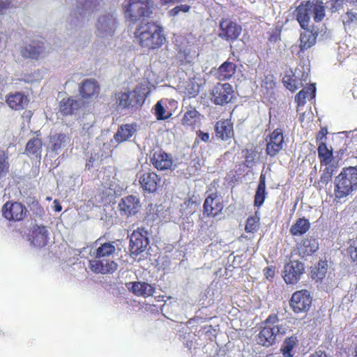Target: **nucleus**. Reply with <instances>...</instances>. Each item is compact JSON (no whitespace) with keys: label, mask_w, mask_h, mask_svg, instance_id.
<instances>
[{"label":"nucleus","mask_w":357,"mask_h":357,"mask_svg":"<svg viewBox=\"0 0 357 357\" xmlns=\"http://www.w3.org/2000/svg\"><path fill=\"white\" fill-rule=\"evenodd\" d=\"M134 33L140 46L147 50L159 48L165 40L162 28L153 22L140 24Z\"/></svg>","instance_id":"nucleus-1"},{"label":"nucleus","mask_w":357,"mask_h":357,"mask_svg":"<svg viewBox=\"0 0 357 357\" xmlns=\"http://www.w3.org/2000/svg\"><path fill=\"white\" fill-rule=\"evenodd\" d=\"M334 195L337 199H342L351 195L357 190V167L344 168L335 178Z\"/></svg>","instance_id":"nucleus-2"},{"label":"nucleus","mask_w":357,"mask_h":357,"mask_svg":"<svg viewBox=\"0 0 357 357\" xmlns=\"http://www.w3.org/2000/svg\"><path fill=\"white\" fill-rule=\"evenodd\" d=\"M148 93L145 86L140 85L132 91L116 93L112 99L118 109H130L142 106Z\"/></svg>","instance_id":"nucleus-3"},{"label":"nucleus","mask_w":357,"mask_h":357,"mask_svg":"<svg viewBox=\"0 0 357 357\" xmlns=\"http://www.w3.org/2000/svg\"><path fill=\"white\" fill-rule=\"evenodd\" d=\"M119 24L117 15L114 11H104L98 15L95 23V33L101 40H110Z\"/></svg>","instance_id":"nucleus-4"},{"label":"nucleus","mask_w":357,"mask_h":357,"mask_svg":"<svg viewBox=\"0 0 357 357\" xmlns=\"http://www.w3.org/2000/svg\"><path fill=\"white\" fill-rule=\"evenodd\" d=\"M151 5V0H125L123 7L126 15L132 21L141 20L140 24H144L152 13Z\"/></svg>","instance_id":"nucleus-5"},{"label":"nucleus","mask_w":357,"mask_h":357,"mask_svg":"<svg viewBox=\"0 0 357 357\" xmlns=\"http://www.w3.org/2000/svg\"><path fill=\"white\" fill-rule=\"evenodd\" d=\"M91 259L89 260V268L94 273L101 274L113 273L118 268L114 257L105 255H97L96 253L89 252Z\"/></svg>","instance_id":"nucleus-6"},{"label":"nucleus","mask_w":357,"mask_h":357,"mask_svg":"<svg viewBox=\"0 0 357 357\" xmlns=\"http://www.w3.org/2000/svg\"><path fill=\"white\" fill-rule=\"evenodd\" d=\"M312 297L309 291L302 289L294 292L289 300V305L294 313L307 312L312 305Z\"/></svg>","instance_id":"nucleus-7"},{"label":"nucleus","mask_w":357,"mask_h":357,"mask_svg":"<svg viewBox=\"0 0 357 357\" xmlns=\"http://www.w3.org/2000/svg\"><path fill=\"white\" fill-rule=\"evenodd\" d=\"M218 36L229 43H233L241 36L242 27L229 19H222L220 22Z\"/></svg>","instance_id":"nucleus-8"},{"label":"nucleus","mask_w":357,"mask_h":357,"mask_svg":"<svg viewBox=\"0 0 357 357\" xmlns=\"http://www.w3.org/2000/svg\"><path fill=\"white\" fill-rule=\"evenodd\" d=\"M211 100L217 105H224L230 102L234 96L233 87L229 83H218L211 92Z\"/></svg>","instance_id":"nucleus-9"},{"label":"nucleus","mask_w":357,"mask_h":357,"mask_svg":"<svg viewBox=\"0 0 357 357\" xmlns=\"http://www.w3.org/2000/svg\"><path fill=\"white\" fill-rule=\"evenodd\" d=\"M149 243L148 231L140 227L135 230L130 236V251L132 255L137 256L143 252Z\"/></svg>","instance_id":"nucleus-10"},{"label":"nucleus","mask_w":357,"mask_h":357,"mask_svg":"<svg viewBox=\"0 0 357 357\" xmlns=\"http://www.w3.org/2000/svg\"><path fill=\"white\" fill-rule=\"evenodd\" d=\"M137 177L142 188L149 193L155 192L161 185V178L150 169L139 172Z\"/></svg>","instance_id":"nucleus-11"},{"label":"nucleus","mask_w":357,"mask_h":357,"mask_svg":"<svg viewBox=\"0 0 357 357\" xmlns=\"http://www.w3.org/2000/svg\"><path fill=\"white\" fill-rule=\"evenodd\" d=\"M304 273V264L298 260H291L284 265L282 277L287 284H294Z\"/></svg>","instance_id":"nucleus-12"},{"label":"nucleus","mask_w":357,"mask_h":357,"mask_svg":"<svg viewBox=\"0 0 357 357\" xmlns=\"http://www.w3.org/2000/svg\"><path fill=\"white\" fill-rule=\"evenodd\" d=\"M150 160L153 167L160 171L172 169L173 165L172 155L162 149L151 152Z\"/></svg>","instance_id":"nucleus-13"},{"label":"nucleus","mask_w":357,"mask_h":357,"mask_svg":"<svg viewBox=\"0 0 357 357\" xmlns=\"http://www.w3.org/2000/svg\"><path fill=\"white\" fill-rule=\"evenodd\" d=\"M2 212L7 220L20 221L24 219L28 211L20 202H7L4 204Z\"/></svg>","instance_id":"nucleus-14"},{"label":"nucleus","mask_w":357,"mask_h":357,"mask_svg":"<svg viewBox=\"0 0 357 357\" xmlns=\"http://www.w3.org/2000/svg\"><path fill=\"white\" fill-rule=\"evenodd\" d=\"M45 47L40 41L33 40L20 47L21 55L25 59H38L45 55Z\"/></svg>","instance_id":"nucleus-15"},{"label":"nucleus","mask_w":357,"mask_h":357,"mask_svg":"<svg viewBox=\"0 0 357 357\" xmlns=\"http://www.w3.org/2000/svg\"><path fill=\"white\" fill-rule=\"evenodd\" d=\"M119 208L123 215L130 216L137 213L141 204L139 199L133 195L125 197L119 203Z\"/></svg>","instance_id":"nucleus-16"},{"label":"nucleus","mask_w":357,"mask_h":357,"mask_svg":"<svg viewBox=\"0 0 357 357\" xmlns=\"http://www.w3.org/2000/svg\"><path fill=\"white\" fill-rule=\"evenodd\" d=\"M101 239L98 238L96 242L97 248H93L90 250L91 253H96L97 255H105L106 257H114L121 250L118 246L117 241H108L100 243Z\"/></svg>","instance_id":"nucleus-17"},{"label":"nucleus","mask_w":357,"mask_h":357,"mask_svg":"<svg viewBox=\"0 0 357 357\" xmlns=\"http://www.w3.org/2000/svg\"><path fill=\"white\" fill-rule=\"evenodd\" d=\"M71 136L65 133H54L50 136L48 148L51 151L59 154V153L68 146L70 144Z\"/></svg>","instance_id":"nucleus-18"},{"label":"nucleus","mask_w":357,"mask_h":357,"mask_svg":"<svg viewBox=\"0 0 357 357\" xmlns=\"http://www.w3.org/2000/svg\"><path fill=\"white\" fill-rule=\"evenodd\" d=\"M284 137L280 130H275L271 135L270 139L266 144V154L271 157L275 156L282 149Z\"/></svg>","instance_id":"nucleus-19"},{"label":"nucleus","mask_w":357,"mask_h":357,"mask_svg":"<svg viewBox=\"0 0 357 357\" xmlns=\"http://www.w3.org/2000/svg\"><path fill=\"white\" fill-rule=\"evenodd\" d=\"M31 243L38 248H43L47 244L49 240V232L44 226L33 227L30 238Z\"/></svg>","instance_id":"nucleus-20"},{"label":"nucleus","mask_w":357,"mask_h":357,"mask_svg":"<svg viewBox=\"0 0 357 357\" xmlns=\"http://www.w3.org/2000/svg\"><path fill=\"white\" fill-rule=\"evenodd\" d=\"M127 289L138 296H149L153 295L155 288L144 282H133L126 284Z\"/></svg>","instance_id":"nucleus-21"},{"label":"nucleus","mask_w":357,"mask_h":357,"mask_svg":"<svg viewBox=\"0 0 357 357\" xmlns=\"http://www.w3.org/2000/svg\"><path fill=\"white\" fill-rule=\"evenodd\" d=\"M86 17L84 13L74 6L66 19V28L73 30L82 27Z\"/></svg>","instance_id":"nucleus-22"},{"label":"nucleus","mask_w":357,"mask_h":357,"mask_svg":"<svg viewBox=\"0 0 357 357\" xmlns=\"http://www.w3.org/2000/svg\"><path fill=\"white\" fill-rule=\"evenodd\" d=\"M98 83L93 79H86L79 85V91L83 98H90L99 93Z\"/></svg>","instance_id":"nucleus-23"},{"label":"nucleus","mask_w":357,"mask_h":357,"mask_svg":"<svg viewBox=\"0 0 357 357\" xmlns=\"http://www.w3.org/2000/svg\"><path fill=\"white\" fill-rule=\"evenodd\" d=\"M277 337L272 326L262 327L257 337V343L266 347L273 345L276 342Z\"/></svg>","instance_id":"nucleus-24"},{"label":"nucleus","mask_w":357,"mask_h":357,"mask_svg":"<svg viewBox=\"0 0 357 357\" xmlns=\"http://www.w3.org/2000/svg\"><path fill=\"white\" fill-rule=\"evenodd\" d=\"M311 2L307 1L305 4L303 3L296 8V19L302 29H305L309 26V22L311 12Z\"/></svg>","instance_id":"nucleus-25"},{"label":"nucleus","mask_w":357,"mask_h":357,"mask_svg":"<svg viewBox=\"0 0 357 357\" xmlns=\"http://www.w3.org/2000/svg\"><path fill=\"white\" fill-rule=\"evenodd\" d=\"M83 105L80 99L75 100L72 98H63L59 104V110L63 115L73 114L78 110Z\"/></svg>","instance_id":"nucleus-26"},{"label":"nucleus","mask_w":357,"mask_h":357,"mask_svg":"<svg viewBox=\"0 0 357 357\" xmlns=\"http://www.w3.org/2000/svg\"><path fill=\"white\" fill-rule=\"evenodd\" d=\"M217 196L211 195L206 197L204 203V211L207 215L215 216L222 209V205L219 200L216 199Z\"/></svg>","instance_id":"nucleus-27"},{"label":"nucleus","mask_w":357,"mask_h":357,"mask_svg":"<svg viewBox=\"0 0 357 357\" xmlns=\"http://www.w3.org/2000/svg\"><path fill=\"white\" fill-rule=\"evenodd\" d=\"M298 343V338L296 334L286 337L280 347V352L283 357H293L295 354L294 348Z\"/></svg>","instance_id":"nucleus-28"},{"label":"nucleus","mask_w":357,"mask_h":357,"mask_svg":"<svg viewBox=\"0 0 357 357\" xmlns=\"http://www.w3.org/2000/svg\"><path fill=\"white\" fill-rule=\"evenodd\" d=\"M6 102L10 107L15 110H19L23 109L28 105L29 100L22 93L16 92L14 94L8 96Z\"/></svg>","instance_id":"nucleus-29"},{"label":"nucleus","mask_w":357,"mask_h":357,"mask_svg":"<svg viewBox=\"0 0 357 357\" xmlns=\"http://www.w3.org/2000/svg\"><path fill=\"white\" fill-rule=\"evenodd\" d=\"M101 0H77L75 7L85 14L91 15L100 6Z\"/></svg>","instance_id":"nucleus-30"},{"label":"nucleus","mask_w":357,"mask_h":357,"mask_svg":"<svg viewBox=\"0 0 357 357\" xmlns=\"http://www.w3.org/2000/svg\"><path fill=\"white\" fill-rule=\"evenodd\" d=\"M136 132L135 126L132 124H125L120 126L114 136L115 141L121 143L128 140Z\"/></svg>","instance_id":"nucleus-31"},{"label":"nucleus","mask_w":357,"mask_h":357,"mask_svg":"<svg viewBox=\"0 0 357 357\" xmlns=\"http://www.w3.org/2000/svg\"><path fill=\"white\" fill-rule=\"evenodd\" d=\"M319 33H317V36H315L313 31L307 28L304 29V31L300 36L301 50L303 51L313 46L316 43L317 37H319Z\"/></svg>","instance_id":"nucleus-32"},{"label":"nucleus","mask_w":357,"mask_h":357,"mask_svg":"<svg viewBox=\"0 0 357 357\" xmlns=\"http://www.w3.org/2000/svg\"><path fill=\"white\" fill-rule=\"evenodd\" d=\"M202 116L195 108L189 106L182 118V123L187 126H195L200 122Z\"/></svg>","instance_id":"nucleus-33"},{"label":"nucleus","mask_w":357,"mask_h":357,"mask_svg":"<svg viewBox=\"0 0 357 357\" xmlns=\"http://www.w3.org/2000/svg\"><path fill=\"white\" fill-rule=\"evenodd\" d=\"M216 136L222 140H227L232 135V127L228 121H218L215 125Z\"/></svg>","instance_id":"nucleus-34"},{"label":"nucleus","mask_w":357,"mask_h":357,"mask_svg":"<svg viewBox=\"0 0 357 357\" xmlns=\"http://www.w3.org/2000/svg\"><path fill=\"white\" fill-rule=\"evenodd\" d=\"M266 195V177L264 174H261L255 195V206H261L265 200Z\"/></svg>","instance_id":"nucleus-35"},{"label":"nucleus","mask_w":357,"mask_h":357,"mask_svg":"<svg viewBox=\"0 0 357 357\" xmlns=\"http://www.w3.org/2000/svg\"><path fill=\"white\" fill-rule=\"evenodd\" d=\"M310 223L305 218H298L291 226L290 233L292 236H301L305 234L310 229Z\"/></svg>","instance_id":"nucleus-36"},{"label":"nucleus","mask_w":357,"mask_h":357,"mask_svg":"<svg viewBox=\"0 0 357 357\" xmlns=\"http://www.w3.org/2000/svg\"><path fill=\"white\" fill-rule=\"evenodd\" d=\"M357 152V138L347 137L343 146L339 150L338 154L340 157L343 155H354Z\"/></svg>","instance_id":"nucleus-37"},{"label":"nucleus","mask_w":357,"mask_h":357,"mask_svg":"<svg viewBox=\"0 0 357 357\" xmlns=\"http://www.w3.org/2000/svg\"><path fill=\"white\" fill-rule=\"evenodd\" d=\"M335 168L333 165L327 166L323 171L320 179L314 183V186L319 190L326 187L331 181Z\"/></svg>","instance_id":"nucleus-38"},{"label":"nucleus","mask_w":357,"mask_h":357,"mask_svg":"<svg viewBox=\"0 0 357 357\" xmlns=\"http://www.w3.org/2000/svg\"><path fill=\"white\" fill-rule=\"evenodd\" d=\"M317 152L321 165L327 166L331 162L333 151L328 149L325 143L321 142L319 144Z\"/></svg>","instance_id":"nucleus-39"},{"label":"nucleus","mask_w":357,"mask_h":357,"mask_svg":"<svg viewBox=\"0 0 357 357\" xmlns=\"http://www.w3.org/2000/svg\"><path fill=\"white\" fill-rule=\"evenodd\" d=\"M316 94V87L314 84H310L307 88H304L296 96V100L298 106L303 105L305 103V99L310 96L314 98Z\"/></svg>","instance_id":"nucleus-40"},{"label":"nucleus","mask_w":357,"mask_h":357,"mask_svg":"<svg viewBox=\"0 0 357 357\" xmlns=\"http://www.w3.org/2000/svg\"><path fill=\"white\" fill-rule=\"evenodd\" d=\"M42 145V141L38 138L30 139L26 144V152L28 155H33L36 157L40 155Z\"/></svg>","instance_id":"nucleus-41"},{"label":"nucleus","mask_w":357,"mask_h":357,"mask_svg":"<svg viewBox=\"0 0 357 357\" xmlns=\"http://www.w3.org/2000/svg\"><path fill=\"white\" fill-rule=\"evenodd\" d=\"M236 66L231 62H225L219 68L220 79H229L236 72Z\"/></svg>","instance_id":"nucleus-42"},{"label":"nucleus","mask_w":357,"mask_h":357,"mask_svg":"<svg viewBox=\"0 0 357 357\" xmlns=\"http://www.w3.org/2000/svg\"><path fill=\"white\" fill-rule=\"evenodd\" d=\"M311 12L312 15L313 14L314 20L315 22L321 21L325 17V8L324 6L323 2H317L314 3L311 2Z\"/></svg>","instance_id":"nucleus-43"},{"label":"nucleus","mask_w":357,"mask_h":357,"mask_svg":"<svg viewBox=\"0 0 357 357\" xmlns=\"http://www.w3.org/2000/svg\"><path fill=\"white\" fill-rule=\"evenodd\" d=\"M304 249V253L307 255H312L319 249V243L315 238H307L303 241L302 243Z\"/></svg>","instance_id":"nucleus-44"},{"label":"nucleus","mask_w":357,"mask_h":357,"mask_svg":"<svg viewBox=\"0 0 357 357\" xmlns=\"http://www.w3.org/2000/svg\"><path fill=\"white\" fill-rule=\"evenodd\" d=\"M328 264L326 261H320L317 266L312 271V278L321 280L327 272Z\"/></svg>","instance_id":"nucleus-45"},{"label":"nucleus","mask_w":357,"mask_h":357,"mask_svg":"<svg viewBox=\"0 0 357 357\" xmlns=\"http://www.w3.org/2000/svg\"><path fill=\"white\" fill-rule=\"evenodd\" d=\"M154 109L158 120L167 119L172 115L170 112L166 111L162 105V100L157 102L154 106Z\"/></svg>","instance_id":"nucleus-46"},{"label":"nucleus","mask_w":357,"mask_h":357,"mask_svg":"<svg viewBox=\"0 0 357 357\" xmlns=\"http://www.w3.org/2000/svg\"><path fill=\"white\" fill-rule=\"evenodd\" d=\"M8 156L3 151L0 150V178L6 175L8 172Z\"/></svg>","instance_id":"nucleus-47"},{"label":"nucleus","mask_w":357,"mask_h":357,"mask_svg":"<svg viewBox=\"0 0 357 357\" xmlns=\"http://www.w3.org/2000/svg\"><path fill=\"white\" fill-rule=\"evenodd\" d=\"M259 218L257 216H252L248 218L245 225V231L248 232H255L259 227Z\"/></svg>","instance_id":"nucleus-48"},{"label":"nucleus","mask_w":357,"mask_h":357,"mask_svg":"<svg viewBox=\"0 0 357 357\" xmlns=\"http://www.w3.org/2000/svg\"><path fill=\"white\" fill-rule=\"evenodd\" d=\"M257 152L255 149H246L245 153V164L247 167H252L255 163Z\"/></svg>","instance_id":"nucleus-49"},{"label":"nucleus","mask_w":357,"mask_h":357,"mask_svg":"<svg viewBox=\"0 0 357 357\" xmlns=\"http://www.w3.org/2000/svg\"><path fill=\"white\" fill-rule=\"evenodd\" d=\"M342 22L345 26L357 22V13L348 11L343 17Z\"/></svg>","instance_id":"nucleus-50"},{"label":"nucleus","mask_w":357,"mask_h":357,"mask_svg":"<svg viewBox=\"0 0 357 357\" xmlns=\"http://www.w3.org/2000/svg\"><path fill=\"white\" fill-rule=\"evenodd\" d=\"M16 7L13 0H0V16L6 14L7 10Z\"/></svg>","instance_id":"nucleus-51"},{"label":"nucleus","mask_w":357,"mask_h":357,"mask_svg":"<svg viewBox=\"0 0 357 357\" xmlns=\"http://www.w3.org/2000/svg\"><path fill=\"white\" fill-rule=\"evenodd\" d=\"M347 250L351 257V259L354 261H357V237L355 239L351 241L349 247L348 248Z\"/></svg>","instance_id":"nucleus-52"},{"label":"nucleus","mask_w":357,"mask_h":357,"mask_svg":"<svg viewBox=\"0 0 357 357\" xmlns=\"http://www.w3.org/2000/svg\"><path fill=\"white\" fill-rule=\"evenodd\" d=\"M343 2L344 0H331L328 2V8L332 13H335L342 8Z\"/></svg>","instance_id":"nucleus-53"},{"label":"nucleus","mask_w":357,"mask_h":357,"mask_svg":"<svg viewBox=\"0 0 357 357\" xmlns=\"http://www.w3.org/2000/svg\"><path fill=\"white\" fill-rule=\"evenodd\" d=\"M294 79V77L292 75H286L283 78L284 85L288 89L289 91H294L295 86L294 83H293V80Z\"/></svg>","instance_id":"nucleus-54"},{"label":"nucleus","mask_w":357,"mask_h":357,"mask_svg":"<svg viewBox=\"0 0 357 357\" xmlns=\"http://www.w3.org/2000/svg\"><path fill=\"white\" fill-rule=\"evenodd\" d=\"M190 10V6L188 5H179L172 8L169 13L172 16L177 15L181 11L183 13H187Z\"/></svg>","instance_id":"nucleus-55"},{"label":"nucleus","mask_w":357,"mask_h":357,"mask_svg":"<svg viewBox=\"0 0 357 357\" xmlns=\"http://www.w3.org/2000/svg\"><path fill=\"white\" fill-rule=\"evenodd\" d=\"M312 31L315 36H317V33H319V37H317L319 40H326L330 37V33L327 31L326 26H322L320 31H315L314 29Z\"/></svg>","instance_id":"nucleus-56"},{"label":"nucleus","mask_w":357,"mask_h":357,"mask_svg":"<svg viewBox=\"0 0 357 357\" xmlns=\"http://www.w3.org/2000/svg\"><path fill=\"white\" fill-rule=\"evenodd\" d=\"M186 89L190 97H195L199 92V85L193 83L188 84Z\"/></svg>","instance_id":"nucleus-57"},{"label":"nucleus","mask_w":357,"mask_h":357,"mask_svg":"<svg viewBox=\"0 0 357 357\" xmlns=\"http://www.w3.org/2000/svg\"><path fill=\"white\" fill-rule=\"evenodd\" d=\"M279 322V319L276 314H271L264 321V326H275Z\"/></svg>","instance_id":"nucleus-58"},{"label":"nucleus","mask_w":357,"mask_h":357,"mask_svg":"<svg viewBox=\"0 0 357 357\" xmlns=\"http://www.w3.org/2000/svg\"><path fill=\"white\" fill-rule=\"evenodd\" d=\"M301 71L299 70H295L294 73H293V77H294V79L293 80V83H294L295 90L301 87L303 85V82L299 80L298 78H300Z\"/></svg>","instance_id":"nucleus-59"},{"label":"nucleus","mask_w":357,"mask_h":357,"mask_svg":"<svg viewBox=\"0 0 357 357\" xmlns=\"http://www.w3.org/2000/svg\"><path fill=\"white\" fill-rule=\"evenodd\" d=\"M273 328H274V332L276 337L279 335H284L287 333L286 328L282 324H278L275 326H273Z\"/></svg>","instance_id":"nucleus-60"},{"label":"nucleus","mask_w":357,"mask_h":357,"mask_svg":"<svg viewBox=\"0 0 357 357\" xmlns=\"http://www.w3.org/2000/svg\"><path fill=\"white\" fill-rule=\"evenodd\" d=\"M295 70L301 71L300 78H298L302 82H306L308 79V73L305 71L304 66L297 67Z\"/></svg>","instance_id":"nucleus-61"},{"label":"nucleus","mask_w":357,"mask_h":357,"mask_svg":"<svg viewBox=\"0 0 357 357\" xmlns=\"http://www.w3.org/2000/svg\"><path fill=\"white\" fill-rule=\"evenodd\" d=\"M197 135L204 142H207L209 140V134L208 132L199 130L197 132Z\"/></svg>","instance_id":"nucleus-62"},{"label":"nucleus","mask_w":357,"mask_h":357,"mask_svg":"<svg viewBox=\"0 0 357 357\" xmlns=\"http://www.w3.org/2000/svg\"><path fill=\"white\" fill-rule=\"evenodd\" d=\"M309 357H331L325 351L321 350L316 351L314 353L310 355Z\"/></svg>","instance_id":"nucleus-63"},{"label":"nucleus","mask_w":357,"mask_h":357,"mask_svg":"<svg viewBox=\"0 0 357 357\" xmlns=\"http://www.w3.org/2000/svg\"><path fill=\"white\" fill-rule=\"evenodd\" d=\"M264 271H265V275L266 276L267 278H273V275H274V271L273 270L272 268H266L264 269Z\"/></svg>","instance_id":"nucleus-64"}]
</instances>
